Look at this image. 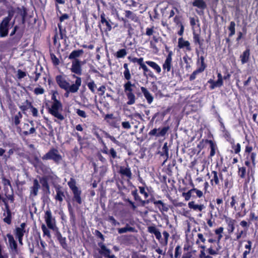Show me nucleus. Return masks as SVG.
Segmentation results:
<instances>
[{"label":"nucleus","mask_w":258,"mask_h":258,"mask_svg":"<svg viewBox=\"0 0 258 258\" xmlns=\"http://www.w3.org/2000/svg\"><path fill=\"white\" fill-rule=\"evenodd\" d=\"M41 159L43 160H52L56 164H59L62 160L61 155L59 154L57 149L52 148L49 151L44 155Z\"/></svg>","instance_id":"obj_3"},{"label":"nucleus","mask_w":258,"mask_h":258,"mask_svg":"<svg viewBox=\"0 0 258 258\" xmlns=\"http://www.w3.org/2000/svg\"><path fill=\"white\" fill-rule=\"evenodd\" d=\"M211 176L212 178L210 180L211 184L212 186L218 185L220 182V179H222L223 175L221 173H218L216 171H212L211 172Z\"/></svg>","instance_id":"obj_11"},{"label":"nucleus","mask_w":258,"mask_h":258,"mask_svg":"<svg viewBox=\"0 0 258 258\" xmlns=\"http://www.w3.org/2000/svg\"><path fill=\"white\" fill-rule=\"evenodd\" d=\"M125 94H126L127 99H128V101L127 102V104H128V105L134 104L135 103V100H136V97H135V95H134V94L132 92V93H126Z\"/></svg>","instance_id":"obj_41"},{"label":"nucleus","mask_w":258,"mask_h":258,"mask_svg":"<svg viewBox=\"0 0 258 258\" xmlns=\"http://www.w3.org/2000/svg\"><path fill=\"white\" fill-rule=\"evenodd\" d=\"M145 63L154 69L158 74L161 73V69L160 67L155 62L148 60L146 61Z\"/></svg>","instance_id":"obj_32"},{"label":"nucleus","mask_w":258,"mask_h":258,"mask_svg":"<svg viewBox=\"0 0 258 258\" xmlns=\"http://www.w3.org/2000/svg\"><path fill=\"white\" fill-rule=\"evenodd\" d=\"M26 103L27 104H29V107H30V109H31V111L32 113V115L34 117H37L38 115V111L36 108L34 107L32 103L29 101L28 100H26L25 101Z\"/></svg>","instance_id":"obj_40"},{"label":"nucleus","mask_w":258,"mask_h":258,"mask_svg":"<svg viewBox=\"0 0 258 258\" xmlns=\"http://www.w3.org/2000/svg\"><path fill=\"white\" fill-rule=\"evenodd\" d=\"M41 229L43 233V236H47V237L50 238L51 236L49 230L48 229V228L46 227V226L44 224H43L41 225Z\"/></svg>","instance_id":"obj_53"},{"label":"nucleus","mask_w":258,"mask_h":258,"mask_svg":"<svg viewBox=\"0 0 258 258\" xmlns=\"http://www.w3.org/2000/svg\"><path fill=\"white\" fill-rule=\"evenodd\" d=\"M40 188V185L38 180L34 179L33 181V185L30 188V197L34 198L37 196Z\"/></svg>","instance_id":"obj_13"},{"label":"nucleus","mask_w":258,"mask_h":258,"mask_svg":"<svg viewBox=\"0 0 258 258\" xmlns=\"http://www.w3.org/2000/svg\"><path fill=\"white\" fill-rule=\"evenodd\" d=\"M218 80L215 81L212 79H210L208 83L211 84L210 89L211 90L214 89L215 88L220 87L223 85V77L221 73H218L217 75Z\"/></svg>","instance_id":"obj_12"},{"label":"nucleus","mask_w":258,"mask_h":258,"mask_svg":"<svg viewBox=\"0 0 258 258\" xmlns=\"http://www.w3.org/2000/svg\"><path fill=\"white\" fill-rule=\"evenodd\" d=\"M55 81L60 88L64 89V77L62 73L55 77Z\"/></svg>","instance_id":"obj_28"},{"label":"nucleus","mask_w":258,"mask_h":258,"mask_svg":"<svg viewBox=\"0 0 258 258\" xmlns=\"http://www.w3.org/2000/svg\"><path fill=\"white\" fill-rule=\"evenodd\" d=\"M6 237L8 238L7 245L10 253L12 255H16L19 253V248L17 241L14 236L10 233L7 234Z\"/></svg>","instance_id":"obj_5"},{"label":"nucleus","mask_w":258,"mask_h":258,"mask_svg":"<svg viewBox=\"0 0 258 258\" xmlns=\"http://www.w3.org/2000/svg\"><path fill=\"white\" fill-rule=\"evenodd\" d=\"M182 250L181 247L179 245H177L175 247L174 256L175 258H177L181 254Z\"/></svg>","instance_id":"obj_61"},{"label":"nucleus","mask_w":258,"mask_h":258,"mask_svg":"<svg viewBox=\"0 0 258 258\" xmlns=\"http://www.w3.org/2000/svg\"><path fill=\"white\" fill-rule=\"evenodd\" d=\"M235 23L233 21H231L230 23V25L228 27L229 30L230 31V33L229 34V37H231L234 35L235 33Z\"/></svg>","instance_id":"obj_48"},{"label":"nucleus","mask_w":258,"mask_h":258,"mask_svg":"<svg viewBox=\"0 0 258 258\" xmlns=\"http://www.w3.org/2000/svg\"><path fill=\"white\" fill-rule=\"evenodd\" d=\"M88 87L91 91L92 93L95 92V88L96 85L93 81L89 82L87 84Z\"/></svg>","instance_id":"obj_60"},{"label":"nucleus","mask_w":258,"mask_h":258,"mask_svg":"<svg viewBox=\"0 0 258 258\" xmlns=\"http://www.w3.org/2000/svg\"><path fill=\"white\" fill-rule=\"evenodd\" d=\"M3 202L5 203L7 216L4 218V222L10 225L12 223V212L10 209L9 206L7 202L6 199H3Z\"/></svg>","instance_id":"obj_15"},{"label":"nucleus","mask_w":258,"mask_h":258,"mask_svg":"<svg viewBox=\"0 0 258 258\" xmlns=\"http://www.w3.org/2000/svg\"><path fill=\"white\" fill-rule=\"evenodd\" d=\"M101 23L102 24H105L106 26L105 31H110L112 29V26L110 24L111 21L110 20H107L105 18V15L104 13H102L100 15Z\"/></svg>","instance_id":"obj_26"},{"label":"nucleus","mask_w":258,"mask_h":258,"mask_svg":"<svg viewBox=\"0 0 258 258\" xmlns=\"http://www.w3.org/2000/svg\"><path fill=\"white\" fill-rule=\"evenodd\" d=\"M28 12V9L24 6H18L16 8L11 7V9L8 11V16L11 19L14 17L13 25L15 22H18L19 25H24L26 21Z\"/></svg>","instance_id":"obj_1"},{"label":"nucleus","mask_w":258,"mask_h":258,"mask_svg":"<svg viewBox=\"0 0 258 258\" xmlns=\"http://www.w3.org/2000/svg\"><path fill=\"white\" fill-rule=\"evenodd\" d=\"M172 66V60L166 59L163 64V69L165 71L169 72L170 71Z\"/></svg>","instance_id":"obj_39"},{"label":"nucleus","mask_w":258,"mask_h":258,"mask_svg":"<svg viewBox=\"0 0 258 258\" xmlns=\"http://www.w3.org/2000/svg\"><path fill=\"white\" fill-rule=\"evenodd\" d=\"M0 258H9V255L4 250V246L0 242Z\"/></svg>","instance_id":"obj_54"},{"label":"nucleus","mask_w":258,"mask_h":258,"mask_svg":"<svg viewBox=\"0 0 258 258\" xmlns=\"http://www.w3.org/2000/svg\"><path fill=\"white\" fill-rule=\"evenodd\" d=\"M16 149L14 148H11L9 150L7 154H5L6 152V150L0 148V157H3V160L7 162L8 160L11 158V156L16 151Z\"/></svg>","instance_id":"obj_16"},{"label":"nucleus","mask_w":258,"mask_h":258,"mask_svg":"<svg viewBox=\"0 0 258 258\" xmlns=\"http://www.w3.org/2000/svg\"><path fill=\"white\" fill-rule=\"evenodd\" d=\"M219 248H217L216 249H213L212 246H211L210 248H209L207 249V251H208V253L211 255H217L218 254V251L219 250Z\"/></svg>","instance_id":"obj_63"},{"label":"nucleus","mask_w":258,"mask_h":258,"mask_svg":"<svg viewBox=\"0 0 258 258\" xmlns=\"http://www.w3.org/2000/svg\"><path fill=\"white\" fill-rule=\"evenodd\" d=\"M200 60L201 62V66L198 69V71L199 72H202L206 68V65L204 62V57L203 56H201Z\"/></svg>","instance_id":"obj_59"},{"label":"nucleus","mask_w":258,"mask_h":258,"mask_svg":"<svg viewBox=\"0 0 258 258\" xmlns=\"http://www.w3.org/2000/svg\"><path fill=\"white\" fill-rule=\"evenodd\" d=\"M23 115L22 113L18 112L13 117L14 123L15 125H18L20 123V120L22 118Z\"/></svg>","instance_id":"obj_43"},{"label":"nucleus","mask_w":258,"mask_h":258,"mask_svg":"<svg viewBox=\"0 0 258 258\" xmlns=\"http://www.w3.org/2000/svg\"><path fill=\"white\" fill-rule=\"evenodd\" d=\"M224 228L222 227H220L215 230V233L218 235L217 238V243L219 244L220 240L222 239L223 235L222 233L223 232Z\"/></svg>","instance_id":"obj_44"},{"label":"nucleus","mask_w":258,"mask_h":258,"mask_svg":"<svg viewBox=\"0 0 258 258\" xmlns=\"http://www.w3.org/2000/svg\"><path fill=\"white\" fill-rule=\"evenodd\" d=\"M39 168L44 173L49 172L50 170V168L44 165L42 162L40 163Z\"/></svg>","instance_id":"obj_62"},{"label":"nucleus","mask_w":258,"mask_h":258,"mask_svg":"<svg viewBox=\"0 0 258 258\" xmlns=\"http://www.w3.org/2000/svg\"><path fill=\"white\" fill-rule=\"evenodd\" d=\"M192 192V189H191L189 190L186 192H183L182 194V196L184 198L185 200L186 201H188L190 200V199L191 198Z\"/></svg>","instance_id":"obj_56"},{"label":"nucleus","mask_w":258,"mask_h":258,"mask_svg":"<svg viewBox=\"0 0 258 258\" xmlns=\"http://www.w3.org/2000/svg\"><path fill=\"white\" fill-rule=\"evenodd\" d=\"M160 155L162 157H164L165 158V160L164 162H165L167 159L168 158L169 153H168V148L167 146V143H164L162 148V151L160 153Z\"/></svg>","instance_id":"obj_34"},{"label":"nucleus","mask_w":258,"mask_h":258,"mask_svg":"<svg viewBox=\"0 0 258 258\" xmlns=\"http://www.w3.org/2000/svg\"><path fill=\"white\" fill-rule=\"evenodd\" d=\"M163 235L164 237V240L163 242V245L166 246L168 243V238L169 237V234L166 231L163 232Z\"/></svg>","instance_id":"obj_57"},{"label":"nucleus","mask_w":258,"mask_h":258,"mask_svg":"<svg viewBox=\"0 0 258 258\" xmlns=\"http://www.w3.org/2000/svg\"><path fill=\"white\" fill-rule=\"evenodd\" d=\"M225 222L227 225V231L229 233L233 232L235 229V224L236 222L235 219H232L229 217H226L225 218Z\"/></svg>","instance_id":"obj_18"},{"label":"nucleus","mask_w":258,"mask_h":258,"mask_svg":"<svg viewBox=\"0 0 258 258\" xmlns=\"http://www.w3.org/2000/svg\"><path fill=\"white\" fill-rule=\"evenodd\" d=\"M71 71L72 72L77 75L81 74V61L79 59H76L73 60L71 67Z\"/></svg>","instance_id":"obj_14"},{"label":"nucleus","mask_w":258,"mask_h":258,"mask_svg":"<svg viewBox=\"0 0 258 258\" xmlns=\"http://www.w3.org/2000/svg\"><path fill=\"white\" fill-rule=\"evenodd\" d=\"M33 74L34 75V76L29 75V78L31 81H34V82H36L38 80L39 78H40L41 76V73L38 72L37 71V69L36 68L35 69V71L33 73Z\"/></svg>","instance_id":"obj_42"},{"label":"nucleus","mask_w":258,"mask_h":258,"mask_svg":"<svg viewBox=\"0 0 258 258\" xmlns=\"http://www.w3.org/2000/svg\"><path fill=\"white\" fill-rule=\"evenodd\" d=\"M239 202V198L237 196H232L230 200H227L225 202V204L229 205V206L233 209L235 211H238L239 208H238L237 205Z\"/></svg>","instance_id":"obj_10"},{"label":"nucleus","mask_w":258,"mask_h":258,"mask_svg":"<svg viewBox=\"0 0 258 258\" xmlns=\"http://www.w3.org/2000/svg\"><path fill=\"white\" fill-rule=\"evenodd\" d=\"M183 60L184 62L186 64L185 68L186 69L190 68V63L191 62V59L190 57H189L187 54H185L183 57Z\"/></svg>","instance_id":"obj_49"},{"label":"nucleus","mask_w":258,"mask_h":258,"mask_svg":"<svg viewBox=\"0 0 258 258\" xmlns=\"http://www.w3.org/2000/svg\"><path fill=\"white\" fill-rule=\"evenodd\" d=\"M2 183L3 184V185L4 186L5 188H7L8 186H10V187H12L11 182L10 179H7L5 176L4 175H2L1 177Z\"/></svg>","instance_id":"obj_47"},{"label":"nucleus","mask_w":258,"mask_h":258,"mask_svg":"<svg viewBox=\"0 0 258 258\" xmlns=\"http://www.w3.org/2000/svg\"><path fill=\"white\" fill-rule=\"evenodd\" d=\"M147 231L151 234H153L156 236V234H158L160 233L159 230L155 226H150L147 228Z\"/></svg>","instance_id":"obj_45"},{"label":"nucleus","mask_w":258,"mask_h":258,"mask_svg":"<svg viewBox=\"0 0 258 258\" xmlns=\"http://www.w3.org/2000/svg\"><path fill=\"white\" fill-rule=\"evenodd\" d=\"M44 218L48 228L52 229L55 232V236L63 248H64V238L62 237L58 228L55 226V219L52 217L50 210L45 212Z\"/></svg>","instance_id":"obj_2"},{"label":"nucleus","mask_w":258,"mask_h":258,"mask_svg":"<svg viewBox=\"0 0 258 258\" xmlns=\"http://www.w3.org/2000/svg\"><path fill=\"white\" fill-rule=\"evenodd\" d=\"M11 19L8 16L4 18L0 24V37H5L8 34V26Z\"/></svg>","instance_id":"obj_7"},{"label":"nucleus","mask_w":258,"mask_h":258,"mask_svg":"<svg viewBox=\"0 0 258 258\" xmlns=\"http://www.w3.org/2000/svg\"><path fill=\"white\" fill-rule=\"evenodd\" d=\"M240 202V206L238 207L239 208L238 212L236 213V216L239 217H243L247 213L246 209H245V201L243 199H241V201L239 200Z\"/></svg>","instance_id":"obj_24"},{"label":"nucleus","mask_w":258,"mask_h":258,"mask_svg":"<svg viewBox=\"0 0 258 258\" xmlns=\"http://www.w3.org/2000/svg\"><path fill=\"white\" fill-rule=\"evenodd\" d=\"M169 127L168 126H165L162 128H160V130L158 131L157 137H164L167 133Z\"/></svg>","instance_id":"obj_51"},{"label":"nucleus","mask_w":258,"mask_h":258,"mask_svg":"<svg viewBox=\"0 0 258 258\" xmlns=\"http://www.w3.org/2000/svg\"><path fill=\"white\" fill-rule=\"evenodd\" d=\"M126 54V50L125 49H121L116 52L115 56L118 58H123Z\"/></svg>","instance_id":"obj_46"},{"label":"nucleus","mask_w":258,"mask_h":258,"mask_svg":"<svg viewBox=\"0 0 258 258\" xmlns=\"http://www.w3.org/2000/svg\"><path fill=\"white\" fill-rule=\"evenodd\" d=\"M84 53L82 49H79L73 51L70 54L69 57L70 59H76Z\"/></svg>","instance_id":"obj_35"},{"label":"nucleus","mask_w":258,"mask_h":258,"mask_svg":"<svg viewBox=\"0 0 258 258\" xmlns=\"http://www.w3.org/2000/svg\"><path fill=\"white\" fill-rule=\"evenodd\" d=\"M119 173L123 176H125L128 178L132 177V172L128 166L126 167L120 166L119 168Z\"/></svg>","instance_id":"obj_27"},{"label":"nucleus","mask_w":258,"mask_h":258,"mask_svg":"<svg viewBox=\"0 0 258 258\" xmlns=\"http://www.w3.org/2000/svg\"><path fill=\"white\" fill-rule=\"evenodd\" d=\"M143 70V75L146 78L151 77L153 78L154 77V74L152 72L148 69V68L146 66V64L142 66L141 68Z\"/></svg>","instance_id":"obj_37"},{"label":"nucleus","mask_w":258,"mask_h":258,"mask_svg":"<svg viewBox=\"0 0 258 258\" xmlns=\"http://www.w3.org/2000/svg\"><path fill=\"white\" fill-rule=\"evenodd\" d=\"M68 184L73 194V200L79 204H81L82 202L81 197L82 191L76 186V182L75 180L73 178H71V180L68 182Z\"/></svg>","instance_id":"obj_4"},{"label":"nucleus","mask_w":258,"mask_h":258,"mask_svg":"<svg viewBox=\"0 0 258 258\" xmlns=\"http://www.w3.org/2000/svg\"><path fill=\"white\" fill-rule=\"evenodd\" d=\"M62 104L60 102L52 103L50 108H49V112L59 120H63V116L59 112V110L61 108Z\"/></svg>","instance_id":"obj_6"},{"label":"nucleus","mask_w":258,"mask_h":258,"mask_svg":"<svg viewBox=\"0 0 258 258\" xmlns=\"http://www.w3.org/2000/svg\"><path fill=\"white\" fill-rule=\"evenodd\" d=\"M74 77L76 78V80L75 81V84H72L71 85L67 91L71 92V93H75L78 91L79 90V88L80 86L81 85L82 81L80 77H76V76L74 75Z\"/></svg>","instance_id":"obj_19"},{"label":"nucleus","mask_w":258,"mask_h":258,"mask_svg":"<svg viewBox=\"0 0 258 258\" xmlns=\"http://www.w3.org/2000/svg\"><path fill=\"white\" fill-rule=\"evenodd\" d=\"M26 223L25 222L22 223L19 227H16L14 230V234L16 238H23V236L26 233Z\"/></svg>","instance_id":"obj_9"},{"label":"nucleus","mask_w":258,"mask_h":258,"mask_svg":"<svg viewBox=\"0 0 258 258\" xmlns=\"http://www.w3.org/2000/svg\"><path fill=\"white\" fill-rule=\"evenodd\" d=\"M178 46L180 48H185V50L187 51H190L191 50L189 42L184 40L182 37L178 39Z\"/></svg>","instance_id":"obj_22"},{"label":"nucleus","mask_w":258,"mask_h":258,"mask_svg":"<svg viewBox=\"0 0 258 258\" xmlns=\"http://www.w3.org/2000/svg\"><path fill=\"white\" fill-rule=\"evenodd\" d=\"M98 245L101 248V250L100 251V253L101 254H103L104 256L107 257V258L115 257L114 254H110L111 252L110 250L108 249L103 243H99Z\"/></svg>","instance_id":"obj_21"},{"label":"nucleus","mask_w":258,"mask_h":258,"mask_svg":"<svg viewBox=\"0 0 258 258\" xmlns=\"http://www.w3.org/2000/svg\"><path fill=\"white\" fill-rule=\"evenodd\" d=\"M152 201L154 205L158 207L161 212H167L168 211V206L166 204H164L162 201H157L155 200V199H153Z\"/></svg>","instance_id":"obj_20"},{"label":"nucleus","mask_w":258,"mask_h":258,"mask_svg":"<svg viewBox=\"0 0 258 258\" xmlns=\"http://www.w3.org/2000/svg\"><path fill=\"white\" fill-rule=\"evenodd\" d=\"M141 90L145 98L146 99L148 104H151L153 101V97L150 92L144 87H141Z\"/></svg>","instance_id":"obj_25"},{"label":"nucleus","mask_w":258,"mask_h":258,"mask_svg":"<svg viewBox=\"0 0 258 258\" xmlns=\"http://www.w3.org/2000/svg\"><path fill=\"white\" fill-rule=\"evenodd\" d=\"M55 2V7L56 14L57 17H59V21L60 22H63L64 20V14H63L59 10V7L58 4H63L64 3V0H54Z\"/></svg>","instance_id":"obj_23"},{"label":"nucleus","mask_w":258,"mask_h":258,"mask_svg":"<svg viewBox=\"0 0 258 258\" xmlns=\"http://www.w3.org/2000/svg\"><path fill=\"white\" fill-rule=\"evenodd\" d=\"M238 174L241 178H244L246 174V168L244 167H239Z\"/></svg>","instance_id":"obj_55"},{"label":"nucleus","mask_w":258,"mask_h":258,"mask_svg":"<svg viewBox=\"0 0 258 258\" xmlns=\"http://www.w3.org/2000/svg\"><path fill=\"white\" fill-rule=\"evenodd\" d=\"M192 5L202 10L205 9L206 7V3L203 0H195L192 3Z\"/></svg>","instance_id":"obj_36"},{"label":"nucleus","mask_w":258,"mask_h":258,"mask_svg":"<svg viewBox=\"0 0 258 258\" xmlns=\"http://www.w3.org/2000/svg\"><path fill=\"white\" fill-rule=\"evenodd\" d=\"M32 127L30 128L29 131H23L21 134L22 136H27L31 134H33L36 133V128L34 127V122L33 120L29 121Z\"/></svg>","instance_id":"obj_33"},{"label":"nucleus","mask_w":258,"mask_h":258,"mask_svg":"<svg viewBox=\"0 0 258 258\" xmlns=\"http://www.w3.org/2000/svg\"><path fill=\"white\" fill-rule=\"evenodd\" d=\"M50 57L52 60V63L54 66L58 65L59 60L58 58L53 53L50 54Z\"/></svg>","instance_id":"obj_58"},{"label":"nucleus","mask_w":258,"mask_h":258,"mask_svg":"<svg viewBox=\"0 0 258 258\" xmlns=\"http://www.w3.org/2000/svg\"><path fill=\"white\" fill-rule=\"evenodd\" d=\"M62 197H64L63 192L60 191L59 188L57 189L55 199L60 202H62L63 200Z\"/></svg>","instance_id":"obj_52"},{"label":"nucleus","mask_w":258,"mask_h":258,"mask_svg":"<svg viewBox=\"0 0 258 258\" xmlns=\"http://www.w3.org/2000/svg\"><path fill=\"white\" fill-rule=\"evenodd\" d=\"M57 26L59 29V33H57L56 32L54 35L53 37V44L55 46L59 48L60 44L59 42H57V40H59L60 39L62 40V43L64 42V40H63L64 29L62 28L60 24L58 23Z\"/></svg>","instance_id":"obj_8"},{"label":"nucleus","mask_w":258,"mask_h":258,"mask_svg":"<svg viewBox=\"0 0 258 258\" xmlns=\"http://www.w3.org/2000/svg\"><path fill=\"white\" fill-rule=\"evenodd\" d=\"M106 220L110 222L112 225L114 226H119L120 225L119 222L117 221L112 216H109L107 218Z\"/></svg>","instance_id":"obj_50"},{"label":"nucleus","mask_w":258,"mask_h":258,"mask_svg":"<svg viewBox=\"0 0 258 258\" xmlns=\"http://www.w3.org/2000/svg\"><path fill=\"white\" fill-rule=\"evenodd\" d=\"M134 86V84H132L131 82L130 81H128L126 83H125L123 85V87L124 91L125 94L128 93H132L133 91L132 87H133Z\"/></svg>","instance_id":"obj_38"},{"label":"nucleus","mask_w":258,"mask_h":258,"mask_svg":"<svg viewBox=\"0 0 258 258\" xmlns=\"http://www.w3.org/2000/svg\"><path fill=\"white\" fill-rule=\"evenodd\" d=\"M188 207L190 209L196 212H202L206 208V206L204 204H198L195 201L188 202Z\"/></svg>","instance_id":"obj_17"},{"label":"nucleus","mask_w":258,"mask_h":258,"mask_svg":"<svg viewBox=\"0 0 258 258\" xmlns=\"http://www.w3.org/2000/svg\"><path fill=\"white\" fill-rule=\"evenodd\" d=\"M193 38L194 42L196 43H198L200 45L201 44L200 40V35L196 33L195 31H193Z\"/></svg>","instance_id":"obj_64"},{"label":"nucleus","mask_w":258,"mask_h":258,"mask_svg":"<svg viewBox=\"0 0 258 258\" xmlns=\"http://www.w3.org/2000/svg\"><path fill=\"white\" fill-rule=\"evenodd\" d=\"M250 56V50L248 49L245 50L240 55L241 62L242 64L248 62Z\"/></svg>","instance_id":"obj_29"},{"label":"nucleus","mask_w":258,"mask_h":258,"mask_svg":"<svg viewBox=\"0 0 258 258\" xmlns=\"http://www.w3.org/2000/svg\"><path fill=\"white\" fill-rule=\"evenodd\" d=\"M40 183L41 184L44 190L49 191V185L47 177H42L39 179Z\"/></svg>","instance_id":"obj_30"},{"label":"nucleus","mask_w":258,"mask_h":258,"mask_svg":"<svg viewBox=\"0 0 258 258\" xmlns=\"http://www.w3.org/2000/svg\"><path fill=\"white\" fill-rule=\"evenodd\" d=\"M117 231L119 234H122L127 232H134L136 230L135 228L130 226L129 225L127 224L125 227L118 228Z\"/></svg>","instance_id":"obj_31"}]
</instances>
